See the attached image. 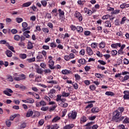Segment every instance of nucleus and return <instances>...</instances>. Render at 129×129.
<instances>
[{
    "mask_svg": "<svg viewBox=\"0 0 129 129\" xmlns=\"http://www.w3.org/2000/svg\"><path fill=\"white\" fill-rule=\"evenodd\" d=\"M123 111H124L123 107H119L117 110H115L113 112L112 121H115V122L122 121L124 119V116H122Z\"/></svg>",
    "mask_w": 129,
    "mask_h": 129,
    "instance_id": "1",
    "label": "nucleus"
},
{
    "mask_svg": "<svg viewBox=\"0 0 129 129\" xmlns=\"http://www.w3.org/2000/svg\"><path fill=\"white\" fill-rule=\"evenodd\" d=\"M68 118L70 119H76L77 117V112L76 111L73 110L68 114Z\"/></svg>",
    "mask_w": 129,
    "mask_h": 129,
    "instance_id": "2",
    "label": "nucleus"
},
{
    "mask_svg": "<svg viewBox=\"0 0 129 129\" xmlns=\"http://www.w3.org/2000/svg\"><path fill=\"white\" fill-rule=\"evenodd\" d=\"M74 16L75 18H77L80 22L82 21V20H83V17H82V15H81V13L80 12H78L76 11L74 14Z\"/></svg>",
    "mask_w": 129,
    "mask_h": 129,
    "instance_id": "3",
    "label": "nucleus"
},
{
    "mask_svg": "<svg viewBox=\"0 0 129 129\" xmlns=\"http://www.w3.org/2000/svg\"><path fill=\"white\" fill-rule=\"evenodd\" d=\"M14 80H16V81H22L23 80H25L26 79V76L24 74L20 75V77H14Z\"/></svg>",
    "mask_w": 129,
    "mask_h": 129,
    "instance_id": "4",
    "label": "nucleus"
},
{
    "mask_svg": "<svg viewBox=\"0 0 129 129\" xmlns=\"http://www.w3.org/2000/svg\"><path fill=\"white\" fill-rule=\"evenodd\" d=\"M22 32H25L26 30H30L31 29V27H28V23L26 22L22 23Z\"/></svg>",
    "mask_w": 129,
    "mask_h": 129,
    "instance_id": "5",
    "label": "nucleus"
},
{
    "mask_svg": "<svg viewBox=\"0 0 129 129\" xmlns=\"http://www.w3.org/2000/svg\"><path fill=\"white\" fill-rule=\"evenodd\" d=\"M123 93L124 94L123 97V99H125V100L129 99V91H124Z\"/></svg>",
    "mask_w": 129,
    "mask_h": 129,
    "instance_id": "6",
    "label": "nucleus"
},
{
    "mask_svg": "<svg viewBox=\"0 0 129 129\" xmlns=\"http://www.w3.org/2000/svg\"><path fill=\"white\" fill-rule=\"evenodd\" d=\"M121 46V44L120 43H112L111 45V47L113 48V49H116L117 47H120Z\"/></svg>",
    "mask_w": 129,
    "mask_h": 129,
    "instance_id": "7",
    "label": "nucleus"
},
{
    "mask_svg": "<svg viewBox=\"0 0 129 129\" xmlns=\"http://www.w3.org/2000/svg\"><path fill=\"white\" fill-rule=\"evenodd\" d=\"M84 11V13L85 14H87L88 16H91V15H92V11L88 9L87 8H85Z\"/></svg>",
    "mask_w": 129,
    "mask_h": 129,
    "instance_id": "8",
    "label": "nucleus"
},
{
    "mask_svg": "<svg viewBox=\"0 0 129 129\" xmlns=\"http://www.w3.org/2000/svg\"><path fill=\"white\" fill-rule=\"evenodd\" d=\"M54 61L50 60L48 61V66L50 68V69H55V67H54Z\"/></svg>",
    "mask_w": 129,
    "mask_h": 129,
    "instance_id": "9",
    "label": "nucleus"
},
{
    "mask_svg": "<svg viewBox=\"0 0 129 129\" xmlns=\"http://www.w3.org/2000/svg\"><path fill=\"white\" fill-rule=\"evenodd\" d=\"M86 50L88 55H89L90 56L93 55V50H92L91 48L87 47Z\"/></svg>",
    "mask_w": 129,
    "mask_h": 129,
    "instance_id": "10",
    "label": "nucleus"
},
{
    "mask_svg": "<svg viewBox=\"0 0 129 129\" xmlns=\"http://www.w3.org/2000/svg\"><path fill=\"white\" fill-rule=\"evenodd\" d=\"M55 93H56V90L54 89H52L50 91V97H55L56 96H55Z\"/></svg>",
    "mask_w": 129,
    "mask_h": 129,
    "instance_id": "11",
    "label": "nucleus"
},
{
    "mask_svg": "<svg viewBox=\"0 0 129 129\" xmlns=\"http://www.w3.org/2000/svg\"><path fill=\"white\" fill-rule=\"evenodd\" d=\"M32 5V3L31 2H27L24 3L22 5H21V8L22 9L24 8H28V7H30Z\"/></svg>",
    "mask_w": 129,
    "mask_h": 129,
    "instance_id": "12",
    "label": "nucleus"
},
{
    "mask_svg": "<svg viewBox=\"0 0 129 129\" xmlns=\"http://www.w3.org/2000/svg\"><path fill=\"white\" fill-rule=\"evenodd\" d=\"M78 63L80 64H82V65H84V64H86V60L84 58H80L78 60Z\"/></svg>",
    "mask_w": 129,
    "mask_h": 129,
    "instance_id": "13",
    "label": "nucleus"
},
{
    "mask_svg": "<svg viewBox=\"0 0 129 129\" xmlns=\"http://www.w3.org/2000/svg\"><path fill=\"white\" fill-rule=\"evenodd\" d=\"M61 119V117L59 116H56L55 117H54L52 120H51V122H57V121H58V120H60Z\"/></svg>",
    "mask_w": 129,
    "mask_h": 129,
    "instance_id": "14",
    "label": "nucleus"
},
{
    "mask_svg": "<svg viewBox=\"0 0 129 129\" xmlns=\"http://www.w3.org/2000/svg\"><path fill=\"white\" fill-rule=\"evenodd\" d=\"M73 127H74V124H68L66 125V126H64L63 128V129H71V128H73Z\"/></svg>",
    "mask_w": 129,
    "mask_h": 129,
    "instance_id": "15",
    "label": "nucleus"
},
{
    "mask_svg": "<svg viewBox=\"0 0 129 129\" xmlns=\"http://www.w3.org/2000/svg\"><path fill=\"white\" fill-rule=\"evenodd\" d=\"M23 102L25 103H32L33 102V99L32 98H27L26 100H23Z\"/></svg>",
    "mask_w": 129,
    "mask_h": 129,
    "instance_id": "16",
    "label": "nucleus"
},
{
    "mask_svg": "<svg viewBox=\"0 0 129 129\" xmlns=\"http://www.w3.org/2000/svg\"><path fill=\"white\" fill-rule=\"evenodd\" d=\"M91 111L92 113H97V112H99V109L97 107H94L92 108Z\"/></svg>",
    "mask_w": 129,
    "mask_h": 129,
    "instance_id": "17",
    "label": "nucleus"
},
{
    "mask_svg": "<svg viewBox=\"0 0 129 129\" xmlns=\"http://www.w3.org/2000/svg\"><path fill=\"white\" fill-rule=\"evenodd\" d=\"M120 9H126L127 8H129V4H127L126 3H123L120 6Z\"/></svg>",
    "mask_w": 129,
    "mask_h": 129,
    "instance_id": "18",
    "label": "nucleus"
},
{
    "mask_svg": "<svg viewBox=\"0 0 129 129\" xmlns=\"http://www.w3.org/2000/svg\"><path fill=\"white\" fill-rule=\"evenodd\" d=\"M59 105H60L61 107H63V108H66V107L68 106V103H65V102H60V104H59Z\"/></svg>",
    "mask_w": 129,
    "mask_h": 129,
    "instance_id": "19",
    "label": "nucleus"
},
{
    "mask_svg": "<svg viewBox=\"0 0 129 129\" xmlns=\"http://www.w3.org/2000/svg\"><path fill=\"white\" fill-rule=\"evenodd\" d=\"M33 114V111L31 109H29L27 113H26V117H30L32 116Z\"/></svg>",
    "mask_w": 129,
    "mask_h": 129,
    "instance_id": "20",
    "label": "nucleus"
},
{
    "mask_svg": "<svg viewBox=\"0 0 129 129\" xmlns=\"http://www.w3.org/2000/svg\"><path fill=\"white\" fill-rule=\"evenodd\" d=\"M105 95H107L108 96H114L115 94L111 91H107L105 93Z\"/></svg>",
    "mask_w": 129,
    "mask_h": 129,
    "instance_id": "21",
    "label": "nucleus"
},
{
    "mask_svg": "<svg viewBox=\"0 0 129 129\" xmlns=\"http://www.w3.org/2000/svg\"><path fill=\"white\" fill-rule=\"evenodd\" d=\"M6 54L8 57H11L13 56V52L9 50H7L6 52Z\"/></svg>",
    "mask_w": 129,
    "mask_h": 129,
    "instance_id": "22",
    "label": "nucleus"
},
{
    "mask_svg": "<svg viewBox=\"0 0 129 129\" xmlns=\"http://www.w3.org/2000/svg\"><path fill=\"white\" fill-rule=\"evenodd\" d=\"M70 96V93H67L65 91H63L62 92L61 96H62V97H68Z\"/></svg>",
    "mask_w": 129,
    "mask_h": 129,
    "instance_id": "23",
    "label": "nucleus"
},
{
    "mask_svg": "<svg viewBox=\"0 0 129 129\" xmlns=\"http://www.w3.org/2000/svg\"><path fill=\"white\" fill-rule=\"evenodd\" d=\"M87 121V118L86 117H85V116H83L80 119L81 123H82L83 122H86V121Z\"/></svg>",
    "mask_w": 129,
    "mask_h": 129,
    "instance_id": "24",
    "label": "nucleus"
},
{
    "mask_svg": "<svg viewBox=\"0 0 129 129\" xmlns=\"http://www.w3.org/2000/svg\"><path fill=\"white\" fill-rule=\"evenodd\" d=\"M61 73L63 74L64 75H66L67 74H70V73H71V71H69L68 70H63L61 71Z\"/></svg>",
    "mask_w": 129,
    "mask_h": 129,
    "instance_id": "25",
    "label": "nucleus"
},
{
    "mask_svg": "<svg viewBox=\"0 0 129 129\" xmlns=\"http://www.w3.org/2000/svg\"><path fill=\"white\" fill-rule=\"evenodd\" d=\"M129 79V75H125L124 77H122V80H121V82H124V81H126V80H128Z\"/></svg>",
    "mask_w": 129,
    "mask_h": 129,
    "instance_id": "26",
    "label": "nucleus"
},
{
    "mask_svg": "<svg viewBox=\"0 0 129 129\" xmlns=\"http://www.w3.org/2000/svg\"><path fill=\"white\" fill-rule=\"evenodd\" d=\"M76 30L79 33H82L83 32V28L81 26H77Z\"/></svg>",
    "mask_w": 129,
    "mask_h": 129,
    "instance_id": "27",
    "label": "nucleus"
},
{
    "mask_svg": "<svg viewBox=\"0 0 129 129\" xmlns=\"http://www.w3.org/2000/svg\"><path fill=\"white\" fill-rule=\"evenodd\" d=\"M105 27H107V28H111V24L110 23V21H106L105 22Z\"/></svg>",
    "mask_w": 129,
    "mask_h": 129,
    "instance_id": "28",
    "label": "nucleus"
},
{
    "mask_svg": "<svg viewBox=\"0 0 129 129\" xmlns=\"http://www.w3.org/2000/svg\"><path fill=\"white\" fill-rule=\"evenodd\" d=\"M123 119L124 120L122 121V123H124V124L129 123V118L128 117L124 116V118Z\"/></svg>",
    "mask_w": 129,
    "mask_h": 129,
    "instance_id": "29",
    "label": "nucleus"
},
{
    "mask_svg": "<svg viewBox=\"0 0 129 129\" xmlns=\"http://www.w3.org/2000/svg\"><path fill=\"white\" fill-rule=\"evenodd\" d=\"M32 48H33V43H31L30 41H28L27 49H29V50H31V49H32Z\"/></svg>",
    "mask_w": 129,
    "mask_h": 129,
    "instance_id": "30",
    "label": "nucleus"
},
{
    "mask_svg": "<svg viewBox=\"0 0 129 129\" xmlns=\"http://www.w3.org/2000/svg\"><path fill=\"white\" fill-rule=\"evenodd\" d=\"M14 39L15 40V41H20V40H21V36L18 34H16L14 35Z\"/></svg>",
    "mask_w": 129,
    "mask_h": 129,
    "instance_id": "31",
    "label": "nucleus"
},
{
    "mask_svg": "<svg viewBox=\"0 0 129 129\" xmlns=\"http://www.w3.org/2000/svg\"><path fill=\"white\" fill-rule=\"evenodd\" d=\"M97 45H98V44L96 42H93L91 44V48H92L93 49H96V47H97Z\"/></svg>",
    "mask_w": 129,
    "mask_h": 129,
    "instance_id": "32",
    "label": "nucleus"
},
{
    "mask_svg": "<svg viewBox=\"0 0 129 129\" xmlns=\"http://www.w3.org/2000/svg\"><path fill=\"white\" fill-rule=\"evenodd\" d=\"M23 21H24L23 18H19V17H17V18H16V21L18 24H20V23H22V22H23Z\"/></svg>",
    "mask_w": 129,
    "mask_h": 129,
    "instance_id": "33",
    "label": "nucleus"
},
{
    "mask_svg": "<svg viewBox=\"0 0 129 129\" xmlns=\"http://www.w3.org/2000/svg\"><path fill=\"white\" fill-rule=\"evenodd\" d=\"M61 97H62V95H56V101L57 102H60V100H61Z\"/></svg>",
    "mask_w": 129,
    "mask_h": 129,
    "instance_id": "34",
    "label": "nucleus"
},
{
    "mask_svg": "<svg viewBox=\"0 0 129 129\" xmlns=\"http://www.w3.org/2000/svg\"><path fill=\"white\" fill-rule=\"evenodd\" d=\"M41 4L44 8H46L47 7V1L45 0L41 1Z\"/></svg>",
    "mask_w": 129,
    "mask_h": 129,
    "instance_id": "35",
    "label": "nucleus"
},
{
    "mask_svg": "<svg viewBox=\"0 0 129 129\" xmlns=\"http://www.w3.org/2000/svg\"><path fill=\"white\" fill-rule=\"evenodd\" d=\"M39 104L41 106H45L47 105V103L44 100H42L39 102Z\"/></svg>",
    "mask_w": 129,
    "mask_h": 129,
    "instance_id": "36",
    "label": "nucleus"
},
{
    "mask_svg": "<svg viewBox=\"0 0 129 129\" xmlns=\"http://www.w3.org/2000/svg\"><path fill=\"white\" fill-rule=\"evenodd\" d=\"M7 79L9 80L10 82H13V81H14V79L13 78V77L10 75H8L7 76Z\"/></svg>",
    "mask_w": 129,
    "mask_h": 129,
    "instance_id": "37",
    "label": "nucleus"
},
{
    "mask_svg": "<svg viewBox=\"0 0 129 129\" xmlns=\"http://www.w3.org/2000/svg\"><path fill=\"white\" fill-rule=\"evenodd\" d=\"M85 3H86V1H81V0H79L78 1V5H80V6H83V5H84V4H85Z\"/></svg>",
    "mask_w": 129,
    "mask_h": 129,
    "instance_id": "38",
    "label": "nucleus"
},
{
    "mask_svg": "<svg viewBox=\"0 0 129 129\" xmlns=\"http://www.w3.org/2000/svg\"><path fill=\"white\" fill-rule=\"evenodd\" d=\"M47 83H49L50 84H57L58 82H57L56 81H47Z\"/></svg>",
    "mask_w": 129,
    "mask_h": 129,
    "instance_id": "39",
    "label": "nucleus"
},
{
    "mask_svg": "<svg viewBox=\"0 0 129 129\" xmlns=\"http://www.w3.org/2000/svg\"><path fill=\"white\" fill-rule=\"evenodd\" d=\"M89 88L90 90H92V91H94V90L96 89V87H95L94 85H91L89 86Z\"/></svg>",
    "mask_w": 129,
    "mask_h": 129,
    "instance_id": "40",
    "label": "nucleus"
},
{
    "mask_svg": "<svg viewBox=\"0 0 129 129\" xmlns=\"http://www.w3.org/2000/svg\"><path fill=\"white\" fill-rule=\"evenodd\" d=\"M58 13H59V17H61V16H64V11H62L61 9H58Z\"/></svg>",
    "mask_w": 129,
    "mask_h": 129,
    "instance_id": "41",
    "label": "nucleus"
},
{
    "mask_svg": "<svg viewBox=\"0 0 129 129\" xmlns=\"http://www.w3.org/2000/svg\"><path fill=\"white\" fill-rule=\"evenodd\" d=\"M3 93L5 94L6 95H7V96H12V94H11L9 92V91L8 90H5L3 91Z\"/></svg>",
    "mask_w": 129,
    "mask_h": 129,
    "instance_id": "42",
    "label": "nucleus"
},
{
    "mask_svg": "<svg viewBox=\"0 0 129 129\" xmlns=\"http://www.w3.org/2000/svg\"><path fill=\"white\" fill-rule=\"evenodd\" d=\"M58 128H59V126H58L57 124H55L51 126V129H58Z\"/></svg>",
    "mask_w": 129,
    "mask_h": 129,
    "instance_id": "43",
    "label": "nucleus"
},
{
    "mask_svg": "<svg viewBox=\"0 0 129 129\" xmlns=\"http://www.w3.org/2000/svg\"><path fill=\"white\" fill-rule=\"evenodd\" d=\"M126 21V17H123L120 22L121 25H123V24H124V23H125Z\"/></svg>",
    "mask_w": 129,
    "mask_h": 129,
    "instance_id": "44",
    "label": "nucleus"
},
{
    "mask_svg": "<svg viewBox=\"0 0 129 129\" xmlns=\"http://www.w3.org/2000/svg\"><path fill=\"white\" fill-rule=\"evenodd\" d=\"M20 57L21 58V59H26L27 58V54L23 53V54H20Z\"/></svg>",
    "mask_w": 129,
    "mask_h": 129,
    "instance_id": "45",
    "label": "nucleus"
},
{
    "mask_svg": "<svg viewBox=\"0 0 129 129\" xmlns=\"http://www.w3.org/2000/svg\"><path fill=\"white\" fill-rule=\"evenodd\" d=\"M43 98L45 100H46L47 102H50V101H51V99L50 98V97L46 95L44 96Z\"/></svg>",
    "mask_w": 129,
    "mask_h": 129,
    "instance_id": "46",
    "label": "nucleus"
},
{
    "mask_svg": "<svg viewBox=\"0 0 129 129\" xmlns=\"http://www.w3.org/2000/svg\"><path fill=\"white\" fill-rule=\"evenodd\" d=\"M111 54L112 56H115V55H117V51H116V50H112L111 51Z\"/></svg>",
    "mask_w": 129,
    "mask_h": 129,
    "instance_id": "47",
    "label": "nucleus"
},
{
    "mask_svg": "<svg viewBox=\"0 0 129 129\" xmlns=\"http://www.w3.org/2000/svg\"><path fill=\"white\" fill-rule=\"evenodd\" d=\"M0 44L2 45H6V44H7L8 45H9V42H7V41H6L5 40H3L0 41Z\"/></svg>",
    "mask_w": 129,
    "mask_h": 129,
    "instance_id": "48",
    "label": "nucleus"
},
{
    "mask_svg": "<svg viewBox=\"0 0 129 129\" xmlns=\"http://www.w3.org/2000/svg\"><path fill=\"white\" fill-rule=\"evenodd\" d=\"M6 123L8 127H10V126H11V125L12 124V122H11V121H10V120H7L6 121Z\"/></svg>",
    "mask_w": 129,
    "mask_h": 129,
    "instance_id": "49",
    "label": "nucleus"
},
{
    "mask_svg": "<svg viewBox=\"0 0 129 129\" xmlns=\"http://www.w3.org/2000/svg\"><path fill=\"white\" fill-rule=\"evenodd\" d=\"M123 62L125 65H128L129 61L127 58H124L123 60Z\"/></svg>",
    "mask_w": 129,
    "mask_h": 129,
    "instance_id": "50",
    "label": "nucleus"
},
{
    "mask_svg": "<svg viewBox=\"0 0 129 129\" xmlns=\"http://www.w3.org/2000/svg\"><path fill=\"white\" fill-rule=\"evenodd\" d=\"M98 62L100 63L101 65H106V62L102 60H99Z\"/></svg>",
    "mask_w": 129,
    "mask_h": 129,
    "instance_id": "51",
    "label": "nucleus"
},
{
    "mask_svg": "<svg viewBox=\"0 0 129 129\" xmlns=\"http://www.w3.org/2000/svg\"><path fill=\"white\" fill-rule=\"evenodd\" d=\"M49 109V107L46 106V107H42L41 108V110H42V111H47Z\"/></svg>",
    "mask_w": 129,
    "mask_h": 129,
    "instance_id": "52",
    "label": "nucleus"
},
{
    "mask_svg": "<svg viewBox=\"0 0 129 129\" xmlns=\"http://www.w3.org/2000/svg\"><path fill=\"white\" fill-rule=\"evenodd\" d=\"M100 48H104V47H105V43L103 42H101L100 44Z\"/></svg>",
    "mask_w": 129,
    "mask_h": 129,
    "instance_id": "53",
    "label": "nucleus"
},
{
    "mask_svg": "<svg viewBox=\"0 0 129 129\" xmlns=\"http://www.w3.org/2000/svg\"><path fill=\"white\" fill-rule=\"evenodd\" d=\"M36 71L39 74H42V73H43V70H42V69L37 68Z\"/></svg>",
    "mask_w": 129,
    "mask_h": 129,
    "instance_id": "54",
    "label": "nucleus"
},
{
    "mask_svg": "<svg viewBox=\"0 0 129 129\" xmlns=\"http://www.w3.org/2000/svg\"><path fill=\"white\" fill-rule=\"evenodd\" d=\"M75 77L76 78V80H80V79H81V77H80V76L78 74H75Z\"/></svg>",
    "mask_w": 129,
    "mask_h": 129,
    "instance_id": "55",
    "label": "nucleus"
},
{
    "mask_svg": "<svg viewBox=\"0 0 129 129\" xmlns=\"http://www.w3.org/2000/svg\"><path fill=\"white\" fill-rule=\"evenodd\" d=\"M33 95L34 96L35 98H36V99H39V98H40V96L37 93H33Z\"/></svg>",
    "mask_w": 129,
    "mask_h": 129,
    "instance_id": "56",
    "label": "nucleus"
},
{
    "mask_svg": "<svg viewBox=\"0 0 129 129\" xmlns=\"http://www.w3.org/2000/svg\"><path fill=\"white\" fill-rule=\"evenodd\" d=\"M19 46L20 47H25V43L24 42L20 41L18 43Z\"/></svg>",
    "mask_w": 129,
    "mask_h": 129,
    "instance_id": "57",
    "label": "nucleus"
},
{
    "mask_svg": "<svg viewBox=\"0 0 129 129\" xmlns=\"http://www.w3.org/2000/svg\"><path fill=\"white\" fill-rule=\"evenodd\" d=\"M38 60L37 61H39V62L41 61H42L43 60V56L42 55H39L37 57Z\"/></svg>",
    "mask_w": 129,
    "mask_h": 129,
    "instance_id": "58",
    "label": "nucleus"
},
{
    "mask_svg": "<svg viewBox=\"0 0 129 129\" xmlns=\"http://www.w3.org/2000/svg\"><path fill=\"white\" fill-rule=\"evenodd\" d=\"M70 28L72 31H75L76 30V26L74 25H72L70 26Z\"/></svg>",
    "mask_w": 129,
    "mask_h": 129,
    "instance_id": "59",
    "label": "nucleus"
},
{
    "mask_svg": "<svg viewBox=\"0 0 129 129\" xmlns=\"http://www.w3.org/2000/svg\"><path fill=\"white\" fill-rule=\"evenodd\" d=\"M109 15L107 14L103 16L102 19L103 20H107L108 18H109Z\"/></svg>",
    "mask_w": 129,
    "mask_h": 129,
    "instance_id": "60",
    "label": "nucleus"
},
{
    "mask_svg": "<svg viewBox=\"0 0 129 129\" xmlns=\"http://www.w3.org/2000/svg\"><path fill=\"white\" fill-rule=\"evenodd\" d=\"M11 33L13 34H17V33H18V30H17V29H12Z\"/></svg>",
    "mask_w": 129,
    "mask_h": 129,
    "instance_id": "61",
    "label": "nucleus"
},
{
    "mask_svg": "<svg viewBox=\"0 0 129 129\" xmlns=\"http://www.w3.org/2000/svg\"><path fill=\"white\" fill-rule=\"evenodd\" d=\"M84 83H85V84L86 85H89L90 84V81H89V80H85L84 81Z\"/></svg>",
    "mask_w": 129,
    "mask_h": 129,
    "instance_id": "62",
    "label": "nucleus"
},
{
    "mask_svg": "<svg viewBox=\"0 0 129 129\" xmlns=\"http://www.w3.org/2000/svg\"><path fill=\"white\" fill-rule=\"evenodd\" d=\"M42 31L44 32V33H49V29L48 28H42Z\"/></svg>",
    "mask_w": 129,
    "mask_h": 129,
    "instance_id": "63",
    "label": "nucleus"
},
{
    "mask_svg": "<svg viewBox=\"0 0 129 129\" xmlns=\"http://www.w3.org/2000/svg\"><path fill=\"white\" fill-rule=\"evenodd\" d=\"M118 128L119 129H125V127L124 126V125L121 124V125H119Z\"/></svg>",
    "mask_w": 129,
    "mask_h": 129,
    "instance_id": "64",
    "label": "nucleus"
}]
</instances>
